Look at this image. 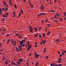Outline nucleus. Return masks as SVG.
<instances>
[{
    "label": "nucleus",
    "mask_w": 66,
    "mask_h": 66,
    "mask_svg": "<svg viewBox=\"0 0 66 66\" xmlns=\"http://www.w3.org/2000/svg\"><path fill=\"white\" fill-rule=\"evenodd\" d=\"M35 45H37V42H35Z\"/></svg>",
    "instance_id": "e2e57ef3"
},
{
    "label": "nucleus",
    "mask_w": 66,
    "mask_h": 66,
    "mask_svg": "<svg viewBox=\"0 0 66 66\" xmlns=\"http://www.w3.org/2000/svg\"><path fill=\"white\" fill-rule=\"evenodd\" d=\"M55 64H56V63H55V64H54L53 65V66H54L55 65Z\"/></svg>",
    "instance_id": "338daca9"
},
{
    "label": "nucleus",
    "mask_w": 66,
    "mask_h": 66,
    "mask_svg": "<svg viewBox=\"0 0 66 66\" xmlns=\"http://www.w3.org/2000/svg\"><path fill=\"white\" fill-rule=\"evenodd\" d=\"M37 45H35V47L36 48V47H37Z\"/></svg>",
    "instance_id": "09e8293b"
},
{
    "label": "nucleus",
    "mask_w": 66,
    "mask_h": 66,
    "mask_svg": "<svg viewBox=\"0 0 66 66\" xmlns=\"http://www.w3.org/2000/svg\"><path fill=\"white\" fill-rule=\"evenodd\" d=\"M21 16V13H19V14L18 18H20V17Z\"/></svg>",
    "instance_id": "6e6552de"
},
{
    "label": "nucleus",
    "mask_w": 66,
    "mask_h": 66,
    "mask_svg": "<svg viewBox=\"0 0 66 66\" xmlns=\"http://www.w3.org/2000/svg\"><path fill=\"white\" fill-rule=\"evenodd\" d=\"M51 12H54V11L52 10L51 11Z\"/></svg>",
    "instance_id": "603ef678"
},
{
    "label": "nucleus",
    "mask_w": 66,
    "mask_h": 66,
    "mask_svg": "<svg viewBox=\"0 0 66 66\" xmlns=\"http://www.w3.org/2000/svg\"><path fill=\"white\" fill-rule=\"evenodd\" d=\"M61 60H62V58H60L58 59L59 63H60V62H61Z\"/></svg>",
    "instance_id": "7ed1b4c3"
},
{
    "label": "nucleus",
    "mask_w": 66,
    "mask_h": 66,
    "mask_svg": "<svg viewBox=\"0 0 66 66\" xmlns=\"http://www.w3.org/2000/svg\"><path fill=\"white\" fill-rule=\"evenodd\" d=\"M45 52H46V47H45L44 49V53H45Z\"/></svg>",
    "instance_id": "aec40b11"
},
{
    "label": "nucleus",
    "mask_w": 66,
    "mask_h": 66,
    "mask_svg": "<svg viewBox=\"0 0 66 66\" xmlns=\"http://www.w3.org/2000/svg\"><path fill=\"white\" fill-rule=\"evenodd\" d=\"M4 19H5V18H4L2 20V21H4Z\"/></svg>",
    "instance_id": "864d4df0"
},
{
    "label": "nucleus",
    "mask_w": 66,
    "mask_h": 66,
    "mask_svg": "<svg viewBox=\"0 0 66 66\" xmlns=\"http://www.w3.org/2000/svg\"><path fill=\"white\" fill-rule=\"evenodd\" d=\"M7 36H9V34H7Z\"/></svg>",
    "instance_id": "680f3d73"
},
{
    "label": "nucleus",
    "mask_w": 66,
    "mask_h": 66,
    "mask_svg": "<svg viewBox=\"0 0 66 66\" xmlns=\"http://www.w3.org/2000/svg\"><path fill=\"white\" fill-rule=\"evenodd\" d=\"M1 34L2 35H4V31H3V33H1Z\"/></svg>",
    "instance_id": "2f4dec72"
},
{
    "label": "nucleus",
    "mask_w": 66,
    "mask_h": 66,
    "mask_svg": "<svg viewBox=\"0 0 66 66\" xmlns=\"http://www.w3.org/2000/svg\"><path fill=\"white\" fill-rule=\"evenodd\" d=\"M15 35H16V36H18V35H19V34H16Z\"/></svg>",
    "instance_id": "c03bdc74"
},
{
    "label": "nucleus",
    "mask_w": 66,
    "mask_h": 66,
    "mask_svg": "<svg viewBox=\"0 0 66 66\" xmlns=\"http://www.w3.org/2000/svg\"><path fill=\"white\" fill-rule=\"evenodd\" d=\"M19 61L20 62V61H21V63H22V62L23 61V60H22V59H19Z\"/></svg>",
    "instance_id": "20e7f679"
},
{
    "label": "nucleus",
    "mask_w": 66,
    "mask_h": 66,
    "mask_svg": "<svg viewBox=\"0 0 66 66\" xmlns=\"http://www.w3.org/2000/svg\"><path fill=\"white\" fill-rule=\"evenodd\" d=\"M45 36V33H44L43 34V37H44Z\"/></svg>",
    "instance_id": "6ab92c4d"
},
{
    "label": "nucleus",
    "mask_w": 66,
    "mask_h": 66,
    "mask_svg": "<svg viewBox=\"0 0 66 66\" xmlns=\"http://www.w3.org/2000/svg\"><path fill=\"white\" fill-rule=\"evenodd\" d=\"M18 47H19V48H21V47H22V45H21V46H19Z\"/></svg>",
    "instance_id": "7c9ffc66"
},
{
    "label": "nucleus",
    "mask_w": 66,
    "mask_h": 66,
    "mask_svg": "<svg viewBox=\"0 0 66 66\" xmlns=\"http://www.w3.org/2000/svg\"><path fill=\"white\" fill-rule=\"evenodd\" d=\"M18 36L19 38H21V36H19V35H18Z\"/></svg>",
    "instance_id": "8fccbe9b"
},
{
    "label": "nucleus",
    "mask_w": 66,
    "mask_h": 66,
    "mask_svg": "<svg viewBox=\"0 0 66 66\" xmlns=\"http://www.w3.org/2000/svg\"><path fill=\"white\" fill-rule=\"evenodd\" d=\"M31 47H32V46H31V45H30V46L29 47H28V48L30 49V48H31Z\"/></svg>",
    "instance_id": "ddd939ff"
},
{
    "label": "nucleus",
    "mask_w": 66,
    "mask_h": 66,
    "mask_svg": "<svg viewBox=\"0 0 66 66\" xmlns=\"http://www.w3.org/2000/svg\"><path fill=\"white\" fill-rule=\"evenodd\" d=\"M53 64H54V63H52L51 64V66H53Z\"/></svg>",
    "instance_id": "bb28decb"
},
{
    "label": "nucleus",
    "mask_w": 66,
    "mask_h": 66,
    "mask_svg": "<svg viewBox=\"0 0 66 66\" xmlns=\"http://www.w3.org/2000/svg\"><path fill=\"white\" fill-rule=\"evenodd\" d=\"M62 65V64H59L58 65V66H61Z\"/></svg>",
    "instance_id": "37998d69"
},
{
    "label": "nucleus",
    "mask_w": 66,
    "mask_h": 66,
    "mask_svg": "<svg viewBox=\"0 0 66 66\" xmlns=\"http://www.w3.org/2000/svg\"><path fill=\"white\" fill-rule=\"evenodd\" d=\"M20 62L19 60V61H18L17 62V64H18V63H20Z\"/></svg>",
    "instance_id": "a19ab883"
},
{
    "label": "nucleus",
    "mask_w": 66,
    "mask_h": 66,
    "mask_svg": "<svg viewBox=\"0 0 66 66\" xmlns=\"http://www.w3.org/2000/svg\"><path fill=\"white\" fill-rule=\"evenodd\" d=\"M54 1L55 3V2H56V0H54Z\"/></svg>",
    "instance_id": "a18cd8bd"
},
{
    "label": "nucleus",
    "mask_w": 66,
    "mask_h": 66,
    "mask_svg": "<svg viewBox=\"0 0 66 66\" xmlns=\"http://www.w3.org/2000/svg\"><path fill=\"white\" fill-rule=\"evenodd\" d=\"M5 14H6V15H7V16H9V14H8V13H6Z\"/></svg>",
    "instance_id": "c85d7f7f"
},
{
    "label": "nucleus",
    "mask_w": 66,
    "mask_h": 66,
    "mask_svg": "<svg viewBox=\"0 0 66 66\" xmlns=\"http://www.w3.org/2000/svg\"><path fill=\"white\" fill-rule=\"evenodd\" d=\"M30 6L31 7L32 9L33 7V5L31 4Z\"/></svg>",
    "instance_id": "f8f14e48"
},
{
    "label": "nucleus",
    "mask_w": 66,
    "mask_h": 66,
    "mask_svg": "<svg viewBox=\"0 0 66 66\" xmlns=\"http://www.w3.org/2000/svg\"><path fill=\"white\" fill-rule=\"evenodd\" d=\"M43 41H44V40H43L42 41V42H41L40 43V45H42V44H43Z\"/></svg>",
    "instance_id": "5701e85b"
},
{
    "label": "nucleus",
    "mask_w": 66,
    "mask_h": 66,
    "mask_svg": "<svg viewBox=\"0 0 66 66\" xmlns=\"http://www.w3.org/2000/svg\"><path fill=\"white\" fill-rule=\"evenodd\" d=\"M64 53L63 52L62 53V55H64Z\"/></svg>",
    "instance_id": "052dcab7"
},
{
    "label": "nucleus",
    "mask_w": 66,
    "mask_h": 66,
    "mask_svg": "<svg viewBox=\"0 0 66 66\" xmlns=\"http://www.w3.org/2000/svg\"><path fill=\"white\" fill-rule=\"evenodd\" d=\"M33 28H30V32H31V33H33Z\"/></svg>",
    "instance_id": "f03ea898"
},
{
    "label": "nucleus",
    "mask_w": 66,
    "mask_h": 66,
    "mask_svg": "<svg viewBox=\"0 0 66 66\" xmlns=\"http://www.w3.org/2000/svg\"><path fill=\"white\" fill-rule=\"evenodd\" d=\"M6 5L7 7H8V5Z\"/></svg>",
    "instance_id": "6e6d98bb"
},
{
    "label": "nucleus",
    "mask_w": 66,
    "mask_h": 66,
    "mask_svg": "<svg viewBox=\"0 0 66 66\" xmlns=\"http://www.w3.org/2000/svg\"><path fill=\"white\" fill-rule=\"evenodd\" d=\"M46 57L47 58V59H48V57L47 56H46Z\"/></svg>",
    "instance_id": "0e129e2a"
},
{
    "label": "nucleus",
    "mask_w": 66,
    "mask_h": 66,
    "mask_svg": "<svg viewBox=\"0 0 66 66\" xmlns=\"http://www.w3.org/2000/svg\"><path fill=\"white\" fill-rule=\"evenodd\" d=\"M34 29H35L36 31L37 32V29L36 28H34Z\"/></svg>",
    "instance_id": "4468645a"
},
{
    "label": "nucleus",
    "mask_w": 66,
    "mask_h": 66,
    "mask_svg": "<svg viewBox=\"0 0 66 66\" xmlns=\"http://www.w3.org/2000/svg\"><path fill=\"white\" fill-rule=\"evenodd\" d=\"M47 26L48 27H50V24H48Z\"/></svg>",
    "instance_id": "58836bf2"
},
{
    "label": "nucleus",
    "mask_w": 66,
    "mask_h": 66,
    "mask_svg": "<svg viewBox=\"0 0 66 66\" xmlns=\"http://www.w3.org/2000/svg\"><path fill=\"white\" fill-rule=\"evenodd\" d=\"M56 41H59V39H57V40H56Z\"/></svg>",
    "instance_id": "69168bd1"
},
{
    "label": "nucleus",
    "mask_w": 66,
    "mask_h": 66,
    "mask_svg": "<svg viewBox=\"0 0 66 66\" xmlns=\"http://www.w3.org/2000/svg\"><path fill=\"white\" fill-rule=\"evenodd\" d=\"M2 10H1V8L0 7V12L2 13Z\"/></svg>",
    "instance_id": "412c9836"
},
{
    "label": "nucleus",
    "mask_w": 66,
    "mask_h": 66,
    "mask_svg": "<svg viewBox=\"0 0 66 66\" xmlns=\"http://www.w3.org/2000/svg\"><path fill=\"white\" fill-rule=\"evenodd\" d=\"M60 57H61L62 56V55L61 54H60V55L59 56Z\"/></svg>",
    "instance_id": "13d9d810"
},
{
    "label": "nucleus",
    "mask_w": 66,
    "mask_h": 66,
    "mask_svg": "<svg viewBox=\"0 0 66 66\" xmlns=\"http://www.w3.org/2000/svg\"><path fill=\"white\" fill-rule=\"evenodd\" d=\"M3 18H4L5 17H7V16L4 15H3Z\"/></svg>",
    "instance_id": "9d476101"
},
{
    "label": "nucleus",
    "mask_w": 66,
    "mask_h": 66,
    "mask_svg": "<svg viewBox=\"0 0 66 66\" xmlns=\"http://www.w3.org/2000/svg\"><path fill=\"white\" fill-rule=\"evenodd\" d=\"M7 63H8V62H7L6 61H5V64H6L7 65Z\"/></svg>",
    "instance_id": "cd10ccee"
},
{
    "label": "nucleus",
    "mask_w": 66,
    "mask_h": 66,
    "mask_svg": "<svg viewBox=\"0 0 66 66\" xmlns=\"http://www.w3.org/2000/svg\"><path fill=\"white\" fill-rule=\"evenodd\" d=\"M21 12L22 13H23V10H22V9H21Z\"/></svg>",
    "instance_id": "c9c22d12"
},
{
    "label": "nucleus",
    "mask_w": 66,
    "mask_h": 66,
    "mask_svg": "<svg viewBox=\"0 0 66 66\" xmlns=\"http://www.w3.org/2000/svg\"><path fill=\"white\" fill-rule=\"evenodd\" d=\"M41 15H46V13H42L40 14Z\"/></svg>",
    "instance_id": "39448f33"
},
{
    "label": "nucleus",
    "mask_w": 66,
    "mask_h": 66,
    "mask_svg": "<svg viewBox=\"0 0 66 66\" xmlns=\"http://www.w3.org/2000/svg\"><path fill=\"white\" fill-rule=\"evenodd\" d=\"M3 3L5 5H6V3H5V2H3Z\"/></svg>",
    "instance_id": "a211bd4d"
},
{
    "label": "nucleus",
    "mask_w": 66,
    "mask_h": 66,
    "mask_svg": "<svg viewBox=\"0 0 66 66\" xmlns=\"http://www.w3.org/2000/svg\"><path fill=\"white\" fill-rule=\"evenodd\" d=\"M38 35V34H37L35 36V37H37V36Z\"/></svg>",
    "instance_id": "c756f323"
},
{
    "label": "nucleus",
    "mask_w": 66,
    "mask_h": 66,
    "mask_svg": "<svg viewBox=\"0 0 66 66\" xmlns=\"http://www.w3.org/2000/svg\"><path fill=\"white\" fill-rule=\"evenodd\" d=\"M14 62H13V61H12V62L11 63V64H12V65H13V64H14Z\"/></svg>",
    "instance_id": "a878e982"
},
{
    "label": "nucleus",
    "mask_w": 66,
    "mask_h": 66,
    "mask_svg": "<svg viewBox=\"0 0 66 66\" xmlns=\"http://www.w3.org/2000/svg\"><path fill=\"white\" fill-rule=\"evenodd\" d=\"M56 15L57 16H60L61 15L60 14H58L57 13H56Z\"/></svg>",
    "instance_id": "f3484780"
},
{
    "label": "nucleus",
    "mask_w": 66,
    "mask_h": 66,
    "mask_svg": "<svg viewBox=\"0 0 66 66\" xmlns=\"http://www.w3.org/2000/svg\"><path fill=\"white\" fill-rule=\"evenodd\" d=\"M35 55L36 57H35V59H37L38 57V56H39V55H37V54L36 52H35Z\"/></svg>",
    "instance_id": "f257e3e1"
},
{
    "label": "nucleus",
    "mask_w": 66,
    "mask_h": 66,
    "mask_svg": "<svg viewBox=\"0 0 66 66\" xmlns=\"http://www.w3.org/2000/svg\"><path fill=\"white\" fill-rule=\"evenodd\" d=\"M36 66H37V65H38V62H37V63H36Z\"/></svg>",
    "instance_id": "72a5a7b5"
},
{
    "label": "nucleus",
    "mask_w": 66,
    "mask_h": 66,
    "mask_svg": "<svg viewBox=\"0 0 66 66\" xmlns=\"http://www.w3.org/2000/svg\"><path fill=\"white\" fill-rule=\"evenodd\" d=\"M9 2L11 5H12V2H11V0H9Z\"/></svg>",
    "instance_id": "1a4fd4ad"
},
{
    "label": "nucleus",
    "mask_w": 66,
    "mask_h": 66,
    "mask_svg": "<svg viewBox=\"0 0 66 66\" xmlns=\"http://www.w3.org/2000/svg\"><path fill=\"white\" fill-rule=\"evenodd\" d=\"M14 6L15 8V9H16V7H17V6H16V5H14Z\"/></svg>",
    "instance_id": "79ce46f5"
},
{
    "label": "nucleus",
    "mask_w": 66,
    "mask_h": 66,
    "mask_svg": "<svg viewBox=\"0 0 66 66\" xmlns=\"http://www.w3.org/2000/svg\"><path fill=\"white\" fill-rule=\"evenodd\" d=\"M47 21H48V20H46L45 21L46 22V23L47 22Z\"/></svg>",
    "instance_id": "3c124183"
},
{
    "label": "nucleus",
    "mask_w": 66,
    "mask_h": 66,
    "mask_svg": "<svg viewBox=\"0 0 66 66\" xmlns=\"http://www.w3.org/2000/svg\"><path fill=\"white\" fill-rule=\"evenodd\" d=\"M63 14L65 15V16H66V12H64L63 13Z\"/></svg>",
    "instance_id": "4be33fe9"
},
{
    "label": "nucleus",
    "mask_w": 66,
    "mask_h": 66,
    "mask_svg": "<svg viewBox=\"0 0 66 66\" xmlns=\"http://www.w3.org/2000/svg\"><path fill=\"white\" fill-rule=\"evenodd\" d=\"M25 45V44H24L23 45H22V47H24Z\"/></svg>",
    "instance_id": "e433bc0d"
},
{
    "label": "nucleus",
    "mask_w": 66,
    "mask_h": 66,
    "mask_svg": "<svg viewBox=\"0 0 66 66\" xmlns=\"http://www.w3.org/2000/svg\"><path fill=\"white\" fill-rule=\"evenodd\" d=\"M41 10H44V7L43 6H41Z\"/></svg>",
    "instance_id": "423d86ee"
},
{
    "label": "nucleus",
    "mask_w": 66,
    "mask_h": 66,
    "mask_svg": "<svg viewBox=\"0 0 66 66\" xmlns=\"http://www.w3.org/2000/svg\"><path fill=\"white\" fill-rule=\"evenodd\" d=\"M20 45H22L23 44V43L21 42H20Z\"/></svg>",
    "instance_id": "0eeeda50"
},
{
    "label": "nucleus",
    "mask_w": 66,
    "mask_h": 66,
    "mask_svg": "<svg viewBox=\"0 0 66 66\" xmlns=\"http://www.w3.org/2000/svg\"><path fill=\"white\" fill-rule=\"evenodd\" d=\"M16 41H14V44H15V45H16Z\"/></svg>",
    "instance_id": "473e14b6"
},
{
    "label": "nucleus",
    "mask_w": 66,
    "mask_h": 66,
    "mask_svg": "<svg viewBox=\"0 0 66 66\" xmlns=\"http://www.w3.org/2000/svg\"><path fill=\"white\" fill-rule=\"evenodd\" d=\"M44 20H42V23H44Z\"/></svg>",
    "instance_id": "774afa93"
},
{
    "label": "nucleus",
    "mask_w": 66,
    "mask_h": 66,
    "mask_svg": "<svg viewBox=\"0 0 66 66\" xmlns=\"http://www.w3.org/2000/svg\"><path fill=\"white\" fill-rule=\"evenodd\" d=\"M60 20L61 21H62V20H63V19L61 18L60 19Z\"/></svg>",
    "instance_id": "ea45409f"
},
{
    "label": "nucleus",
    "mask_w": 66,
    "mask_h": 66,
    "mask_svg": "<svg viewBox=\"0 0 66 66\" xmlns=\"http://www.w3.org/2000/svg\"><path fill=\"white\" fill-rule=\"evenodd\" d=\"M27 66H29V63H27Z\"/></svg>",
    "instance_id": "4c0bfd02"
},
{
    "label": "nucleus",
    "mask_w": 66,
    "mask_h": 66,
    "mask_svg": "<svg viewBox=\"0 0 66 66\" xmlns=\"http://www.w3.org/2000/svg\"><path fill=\"white\" fill-rule=\"evenodd\" d=\"M54 18H57V17L56 16V15H55V17H54Z\"/></svg>",
    "instance_id": "5fc2aeb1"
},
{
    "label": "nucleus",
    "mask_w": 66,
    "mask_h": 66,
    "mask_svg": "<svg viewBox=\"0 0 66 66\" xmlns=\"http://www.w3.org/2000/svg\"><path fill=\"white\" fill-rule=\"evenodd\" d=\"M50 34V32H48V33L47 34V35H49V34Z\"/></svg>",
    "instance_id": "393cba45"
},
{
    "label": "nucleus",
    "mask_w": 66,
    "mask_h": 66,
    "mask_svg": "<svg viewBox=\"0 0 66 66\" xmlns=\"http://www.w3.org/2000/svg\"><path fill=\"white\" fill-rule=\"evenodd\" d=\"M24 41V40H22L21 41V42L23 44L24 43V42H23Z\"/></svg>",
    "instance_id": "2eb2a0df"
},
{
    "label": "nucleus",
    "mask_w": 66,
    "mask_h": 66,
    "mask_svg": "<svg viewBox=\"0 0 66 66\" xmlns=\"http://www.w3.org/2000/svg\"><path fill=\"white\" fill-rule=\"evenodd\" d=\"M15 48H16V51H18V48H17V47L16 46H15Z\"/></svg>",
    "instance_id": "dca6fc26"
},
{
    "label": "nucleus",
    "mask_w": 66,
    "mask_h": 66,
    "mask_svg": "<svg viewBox=\"0 0 66 66\" xmlns=\"http://www.w3.org/2000/svg\"><path fill=\"white\" fill-rule=\"evenodd\" d=\"M38 16H41V15H40V14H38Z\"/></svg>",
    "instance_id": "49530a36"
},
{
    "label": "nucleus",
    "mask_w": 66,
    "mask_h": 66,
    "mask_svg": "<svg viewBox=\"0 0 66 66\" xmlns=\"http://www.w3.org/2000/svg\"><path fill=\"white\" fill-rule=\"evenodd\" d=\"M5 8L6 10H8V8H7L5 7Z\"/></svg>",
    "instance_id": "de8ad7c7"
},
{
    "label": "nucleus",
    "mask_w": 66,
    "mask_h": 66,
    "mask_svg": "<svg viewBox=\"0 0 66 66\" xmlns=\"http://www.w3.org/2000/svg\"><path fill=\"white\" fill-rule=\"evenodd\" d=\"M2 11H4L5 10V9L4 8H2Z\"/></svg>",
    "instance_id": "f704fd0d"
},
{
    "label": "nucleus",
    "mask_w": 66,
    "mask_h": 66,
    "mask_svg": "<svg viewBox=\"0 0 66 66\" xmlns=\"http://www.w3.org/2000/svg\"><path fill=\"white\" fill-rule=\"evenodd\" d=\"M13 15H16V12L15 11H14L13 12Z\"/></svg>",
    "instance_id": "9b49d317"
},
{
    "label": "nucleus",
    "mask_w": 66,
    "mask_h": 66,
    "mask_svg": "<svg viewBox=\"0 0 66 66\" xmlns=\"http://www.w3.org/2000/svg\"><path fill=\"white\" fill-rule=\"evenodd\" d=\"M18 64H19V65H20V63H17Z\"/></svg>",
    "instance_id": "bf43d9fd"
},
{
    "label": "nucleus",
    "mask_w": 66,
    "mask_h": 66,
    "mask_svg": "<svg viewBox=\"0 0 66 66\" xmlns=\"http://www.w3.org/2000/svg\"><path fill=\"white\" fill-rule=\"evenodd\" d=\"M63 52L66 53V51H63Z\"/></svg>",
    "instance_id": "4d7b16f0"
},
{
    "label": "nucleus",
    "mask_w": 66,
    "mask_h": 66,
    "mask_svg": "<svg viewBox=\"0 0 66 66\" xmlns=\"http://www.w3.org/2000/svg\"><path fill=\"white\" fill-rule=\"evenodd\" d=\"M22 49H23L22 47L21 48L19 49V51H20V50H21Z\"/></svg>",
    "instance_id": "b1692460"
}]
</instances>
